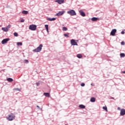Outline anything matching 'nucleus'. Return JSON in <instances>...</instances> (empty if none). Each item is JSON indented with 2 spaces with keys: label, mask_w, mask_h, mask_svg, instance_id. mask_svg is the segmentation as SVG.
Listing matches in <instances>:
<instances>
[{
  "label": "nucleus",
  "mask_w": 125,
  "mask_h": 125,
  "mask_svg": "<svg viewBox=\"0 0 125 125\" xmlns=\"http://www.w3.org/2000/svg\"><path fill=\"white\" fill-rule=\"evenodd\" d=\"M64 0H56L55 2H57L59 4H62V3H64Z\"/></svg>",
  "instance_id": "nucleus-9"
},
{
  "label": "nucleus",
  "mask_w": 125,
  "mask_h": 125,
  "mask_svg": "<svg viewBox=\"0 0 125 125\" xmlns=\"http://www.w3.org/2000/svg\"><path fill=\"white\" fill-rule=\"evenodd\" d=\"M95 100H96L95 98L92 97L90 99V102H92V103L95 102Z\"/></svg>",
  "instance_id": "nucleus-17"
},
{
  "label": "nucleus",
  "mask_w": 125,
  "mask_h": 125,
  "mask_svg": "<svg viewBox=\"0 0 125 125\" xmlns=\"http://www.w3.org/2000/svg\"><path fill=\"white\" fill-rule=\"evenodd\" d=\"M45 28L46 30L48 29V25L45 24Z\"/></svg>",
  "instance_id": "nucleus-28"
},
{
  "label": "nucleus",
  "mask_w": 125,
  "mask_h": 125,
  "mask_svg": "<svg viewBox=\"0 0 125 125\" xmlns=\"http://www.w3.org/2000/svg\"><path fill=\"white\" fill-rule=\"evenodd\" d=\"M29 29L31 31H36L37 30V25L35 24L30 25H29Z\"/></svg>",
  "instance_id": "nucleus-4"
},
{
  "label": "nucleus",
  "mask_w": 125,
  "mask_h": 125,
  "mask_svg": "<svg viewBox=\"0 0 125 125\" xmlns=\"http://www.w3.org/2000/svg\"><path fill=\"white\" fill-rule=\"evenodd\" d=\"M121 44L122 45H125V42H121Z\"/></svg>",
  "instance_id": "nucleus-34"
},
{
  "label": "nucleus",
  "mask_w": 125,
  "mask_h": 125,
  "mask_svg": "<svg viewBox=\"0 0 125 125\" xmlns=\"http://www.w3.org/2000/svg\"><path fill=\"white\" fill-rule=\"evenodd\" d=\"M116 33H117V29H113V30L111 31V33H110V35H111V36H115Z\"/></svg>",
  "instance_id": "nucleus-8"
},
{
  "label": "nucleus",
  "mask_w": 125,
  "mask_h": 125,
  "mask_svg": "<svg viewBox=\"0 0 125 125\" xmlns=\"http://www.w3.org/2000/svg\"><path fill=\"white\" fill-rule=\"evenodd\" d=\"M24 62L26 64H28V63H29V61L28 60H24Z\"/></svg>",
  "instance_id": "nucleus-24"
},
{
  "label": "nucleus",
  "mask_w": 125,
  "mask_h": 125,
  "mask_svg": "<svg viewBox=\"0 0 125 125\" xmlns=\"http://www.w3.org/2000/svg\"><path fill=\"white\" fill-rule=\"evenodd\" d=\"M37 108H38V109H40V106H39V105H37Z\"/></svg>",
  "instance_id": "nucleus-37"
},
{
  "label": "nucleus",
  "mask_w": 125,
  "mask_h": 125,
  "mask_svg": "<svg viewBox=\"0 0 125 125\" xmlns=\"http://www.w3.org/2000/svg\"><path fill=\"white\" fill-rule=\"evenodd\" d=\"M11 27V25L10 24H9L7 27H6V28L7 29H8V30H9L10 28Z\"/></svg>",
  "instance_id": "nucleus-25"
},
{
  "label": "nucleus",
  "mask_w": 125,
  "mask_h": 125,
  "mask_svg": "<svg viewBox=\"0 0 125 125\" xmlns=\"http://www.w3.org/2000/svg\"><path fill=\"white\" fill-rule=\"evenodd\" d=\"M15 90H17L18 91H20L21 90L18 88H15Z\"/></svg>",
  "instance_id": "nucleus-30"
},
{
  "label": "nucleus",
  "mask_w": 125,
  "mask_h": 125,
  "mask_svg": "<svg viewBox=\"0 0 125 125\" xmlns=\"http://www.w3.org/2000/svg\"><path fill=\"white\" fill-rule=\"evenodd\" d=\"M91 85H93V84H92V83H91Z\"/></svg>",
  "instance_id": "nucleus-40"
},
{
  "label": "nucleus",
  "mask_w": 125,
  "mask_h": 125,
  "mask_svg": "<svg viewBox=\"0 0 125 125\" xmlns=\"http://www.w3.org/2000/svg\"><path fill=\"white\" fill-rule=\"evenodd\" d=\"M17 45H21V46L22 45V42H18L17 43Z\"/></svg>",
  "instance_id": "nucleus-26"
},
{
  "label": "nucleus",
  "mask_w": 125,
  "mask_h": 125,
  "mask_svg": "<svg viewBox=\"0 0 125 125\" xmlns=\"http://www.w3.org/2000/svg\"><path fill=\"white\" fill-rule=\"evenodd\" d=\"M120 115L121 116H125V109L123 108L121 109L120 111Z\"/></svg>",
  "instance_id": "nucleus-10"
},
{
  "label": "nucleus",
  "mask_w": 125,
  "mask_h": 125,
  "mask_svg": "<svg viewBox=\"0 0 125 125\" xmlns=\"http://www.w3.org/2000/svg\"><path fill=\"white\" fill-rule=\"evenodd\" d=\"M125 53H121L120 54V57L122 58L123 57H125Z\"/></svg>",
  "instance_id": "nucleus-22"
},
{
  "label": "nucleus",
  "mask_w": 125,
  "mask_h": 125,
  "mask_svg": "<svg viewBox=\"0 0 125 125\" xmlns=\"http://www.w3.org/2000/svg\"><path fill=\"white\" fill-rule=\"evenodd\" d=\"M103 108L104 109V110H106V111H107V107L106 106H103Z\"/></svg>",
  "instance_id": "nucleus-31"
},
{
  "label": "nucleus",
  "mask_w": 125,
  "mask_h": 125,
  "mask_svg": "<svg viewBox=\"0 0 125 125\" xmlns=\"http://www.w3.org/2000/svg\"><path fill=\"white\" fill-rule=\"evenodd\" d=\"M2 30L3 32H8V29L6 27H2Z\"/></svg>",
  "instance_id": "nucleus-16"
},
{
  "label": "nucleus",
  "mask_w": 125,
  "mask_h": 125,
  "mask_svg": "<svg viewBox=\"0 0 125 125\" xmlns=\"http://www.w3.org/2000/svg\"><path fill=\"white\" fill-rule=\"evenodd\" d=\"M9 38H6L3 39L2 41H1V43L2 44H5V43H7V42H8L9 41Z\"/></svg>",
  "instance_id": "nucleus-5"
},
{
  "label": "nucleus",
  "mask_w": 125,
  "mask_h": 125,
  "mask_svg": "<svg viewBox=\"0 0 125 125\" xmlns=\"http://www.w3.org/2000/svg\"><path fill=\"white\" fill-rule=\"evenodd\" d=\"M117 110H121V108L120 107H118V108H117Z\"/></svg>",
  "instance_id": "nucleus-36"
},
{
  "label": "nucleus",
  "mask_w": 125,
  "mask_h": 125,
  "mask_svg": "<svg viewBox=\"0 0 125 125\" xmlns=\"http://www.w3.org/2000/svg\"><path fill=\"white\" fill-rule=\"evenodd\" d=\"M77 57H78V58L81 59L83 57V55L81 54H78L77 55Z\"/></svg>",
  "instance_id": "nucleus-19"
},
{
  "label": "nucleus",
  "mask_w": 125,
  "mask_h": 125,
  "mask_svg": "<svg viewBox=\"0 0 125 125\" xmlns=\"http://www.w3.org/2000/svg\"><path fill=\"white\" fill-rule=\"evenodd\" d=\"M81 85L82 86H84V85H85V84H84V83H82L81 84Z\"/></svg>",
  "instance_id": "nucleus-33"
},
{
  "label": "nucleus",
  "mask_w": 125,
  "mask_h": 125,
  "mask_svg": "<svg viewBox=\"0 0 125 125\" xmlns=\"http://www.w3.org/2000/svg\"><path fill=\"white\" fill-rule=\"evenodd\" d=\"M122 73H123V74H125V71H123Z\"/></svg>",
  "instance_id": "nucleus-38"
},
{
  "label": "nucleus",
  "mask_w": 125,
  "mask_h": 125,
  "mask_svg": "<svg viewBox=\"0 0 125 125\" xmlns=\"http://www.w3.org/2000/svg\"><path fill=\"white\" fill-rule=\"evenodd\" d=\"M121 34H122V35H124V34H125V31L123 30V31H122V32H121Z\"/></svg>",
  "instance_id": "nucleus-35"
},
{
  "label": "nucleus",
  "mask_w": 125,
  "mask_h": 125,
  "mask_svg": "<svg viewBox=\"0 0 125 125\" xmlns=\"http://www.w3.org/2000/svg\"><path fill=\"white\" fill-rule=\"evenodd\" d=\"M21 23H23V22H25V20H24L23 19H21Z\"/></svg>",
  "instance_id": "nucleus-29"
},
{
  "label": "nucleus",
  "mask_w": 125,
  "mask_h": 125,
  "mask_svg": "<svg viewBox=\"0 0 125 125\" xmlns=\"http://www.w3.org/2000/svg\"><path fill=\"white\" fill-rule=\"evenodd\" d=\"M36 84L37 86H39V85H40V82L36 83Z\"/></svg>",
  "instance_id": "nucleus-32"
},
{
  "label": "nucleus",
  "mask_w": 125,
  "mask_h": 125,
  "mask_svg": "<svg viewBox=\"0 0 125 125\" xmlns=\"http://www.w3.org/2000/svg\"><path fill=\"white\" fill-rule=\"evenodd\" d=\"M43 95L46 97H50V95H49V93H44Z\"/></svg>",
  "instance_id": "nucleus-14"
},
{
  "label": "nucleus",
  "mask_w": 125,
  "mask_h": 125,
  "mask_svg": "<svg viewBox=\"0 0 125 125\" xmlns=\"http://www.w3.org/2000/svg\"><path fill=\"white\" fill-rule=\"evenodd\" d=\"M46 20H47V21H55V20H56V18H46Z\"/></svg>",
  "instance_id": "nucleus-11"
},
{
  "label": "nucleus",
  "mask_w": 125,
  "mask_h": 125,
  "mask_svg": "<svg viewBox=\"0 0 125 125\" xmlns=\"http://www.w3.org/2000/svg\"><path fill=\"white\" fill-rule=\"evenodd\" d=\"M79 107L81 108V109H84V108H85V106L83 104L79 105Z\"/></svg>",
  "instance_id": "nucleus-18"
},
{
  "label": "nucleus",
  "mask_w": 125,
  "mask_h": 125,
  "mask_svg": "<svg viewBox=\"0 0 125 125\" xmlns=\"http://www.w3.org/2000/svg\"><path fill=\"white\" fill-rule=\"evenodd\" d=\"M22 14H27L28 13V11L25 10H23L22 11Z\"/></svg>",
  "instance_id": "nucleus-21"
},
{
  "label": "nucleus",
  "mask_w": 125,
  "mask_h": 125,
  "mask_svg": "<svg viewBox=\"0 0 125 125\" xmlns=\"http://www.w3.org/2000/svg\"><path fill=\"white\" fill-rule=\"evenodd\" d=\"M7 81L9 83H12V82H13V79L11 78H8L7 79Z\"/></svg>",
  "instance_id": "nucleus-13"
},
{
  "label": "nucleus",
  "mask_w": 125,
  "mask_h": 125,
  "mask_svg": "<svg viewBox=\"0 0 125 125\" xmlns=\"http://www.w3.org/2000/svg\"><path fill=\"white\" fill-rule=\"evenodd\" d=\"M79 12L81 16H83V17H84V16H85V13H84V12L83 11V10L79 11Z\"/></svg>",
  "instance_id": "nucleus-12"
},
{
  "label": "nucleus",
  "mask_w": 125,
  "mask_h": 125,
  "mask_svg": "<svg viewBox=\"0 0 125 125\" xmlns=\"http://www.w3.org/2000/svg\"><path fill=\"white\" fill-rule=\"evenodd\" d=\"M65 13L64 11H59L58 13H57L55 15V16H61V15H63V14Z\"/></svg>",
  "instance_id": "nucleus-6"
},
{
  "label": "nucleus",
  "mask_w": 125,
  "mask_h": 125,
  "mask_svg": "<svg viewBox=\"0 0 125 125\" xmlns=\"http://www.w3.org/2000/svg\"><path fill=\"white\" fill-rule=\"evenodd\" d=\"M111 99H114V98L112 97V98H111Z\"/></svg>",
  "instance_id": "nucleus-41"
},
{
  "label": "nucleus",
  "mask_w": 125,
  "mask_h": 125,
  "mask_svg": "<svg viewBox=\"0 0 125 125\" xmlns=\"http://www.w3.org/2000/svg\"><path fill=\"white\" fill-rule=\"evenodd\" d=\"M14 36H15V37H18V33H17V32H15L14 33Z\"/></svg>",
  "instance_id": "nucleus-27"
},
{
  "label": "nucleus",
  "mask_w": 125,
  "mask_h": 125,
  "mask_svg": "<svg viewBox=\"0 0 125 125\" xmlns=\"http://www.w3.org/2000/svg\"><path fill=\"white\" fill-rule=\"evenodd\" d=\"M62 31H63V32L68 31V28L66 27H62Z\"/></svg>",
  "instance_id": "nucleus-20"
},
{
  "label": "nucleus",
  "mask_w": 125,
  "mask_h": 125,
  "mask_svg": "<svg viewBox=\"0 0 125 125\" xmlns=\"http://www.w3.org/2000/svg\"><path fill=\"white\" fill-rule=\"evenodd\" d=\"M67 14H69L71 16H75V15H77V13H76V11L73 9H70L67 12Z\"/></svg>",
  "instance_id": "nucleus-2"
},
{
  "label": "nucleus",
  "mask_w": 125,
  "mask_h": 125,
  "mask_svg": "<svg viewBox=\"0 0 125 125\" xmlns=\"http://www.w3.org/2000/svg\"><path fill=\"white\" fill-rule=\"evenodd\" d=\"M42 44H40L39 46L37 48L33 50V51L35 53L36 52H41L42 51Z\"/></svg>",
  "instance_id": "nucleus-1"
},
{
  "label": "nucleus",
  "mask_w": 125,
  "mask_h": 125,
  "mask_svg": "<svg viewBox=\"0 0 125 125\" xmlns=\"http://www.w3.org/2000/svg\"><path fill=\"white\" fill-rule=\"evenodd\" d=\"M91 20L92 21H97V20H98V18L93 17L91 18Z\"/></svg>",
  "instance_id": "nucleus-15"
},
{
  "label": "nucleus",
  "mask_w": 125,
  "mask_h": 125,
  "mask_svg": "<svg viewBox=\"0 0 125 125\" xmlns=\"http://www.w3.org/2000/svg\"><path fill=\"white\" fill-rule=\"evenodd\" d=\"M6 119L8 121H13V120L15 119V116L13 115V114L11 113L6 117Z\"/></svg>",
  "instance_id": "nucleus-3"
},
{
  "label": "nucleus",
  "mask_w": 125,
  "mask_h": 125,
  "mask_svg": "<svg viewBox=\"0 0 125 125\" xmlns=\"http://www.w3.org/2000/svg\"><path fill=\"white\" fill-rule=\"evenodd\" d=\"M46 31H47V33H48V29H46Z\"/></svg>",
  "instance_id": "nucleus-39"
},
{
  "label": "nucleus",
  "mask_w": 125,
  "mask_h": 125,
  "mask_svg": "<svg viewBox=\"0 0 125 125\" xmlns=\"http://www.w3.org/2000/svg\"><path fill=\"white\" fill-rule=\"evenodd\" d=\"M64 37H66V38H69V33H67L66 34H64Z\"/></svg>",
  "instance_id": "nucleus-23"
},
{
  "label": "nucleus",
  "mask_w": 125,
  "mask_h": 125,
  "mask_svg": "<svg viewBox=\"0 0 125 125\" xmlns=\"http://www.w3.org/2000/svg\"><path fill=\"white\" fill-rule=\"evenodd\" d=\"M70 42L71 45H78V43H77L74 39L71 40Z\"/></svg>",
  "instance_id": "nucleus-7"
}]
</instances>
